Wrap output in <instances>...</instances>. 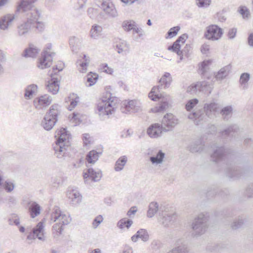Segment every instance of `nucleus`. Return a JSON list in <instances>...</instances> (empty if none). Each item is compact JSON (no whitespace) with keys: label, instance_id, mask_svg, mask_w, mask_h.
I'll use <instances>...</instances> for the list:
<instances>
[{"label":"nucleus","instance_id":"nucleus-1","mask_svg":"<svg viewBox=\"0 0 253 253\" xmlns=\"http://www.w3.org/2000/svg\"><path fill=\"white\" fill-rule=\"evenodd\" d=\"M37 0H20L18 3L15 12L23 13V16L26 18V21L17 27V33L19 36H26L41 16L40 12L33 6Z\"/></svg>","mask_w":253,"mask_h":253},{"label":"nucleus","instance_id":"nucleus-2","mask_svg":"<svg viewBox=\"0 0 253 253\" xmlns=\"http://www.w3.org/2000/svg\"><path fill=\"white\" fill-rule=\"evenodd\" d=\"M212 147L213 149V152L211 155L212 160L215 162H226V172L229 177L237 178L243 175L244 171L240 167L229 163L228 160L231 157L229 150L216 145H213Z\"/></svg>","mask_w":253,"mask_h":253},{"label":"nucleus","instance_id":"nucleus-3","mask_svg":"<svg viewBox=\"0 0 253 253\" xmlns=\"http://www.w3.org/2000/svg\"><path fill=\"white\" fill-rule=\"evenodd\" d=\"M204 110L196 109L188 115V118L194 121L196 125L202 124L206 121V116L210 118L215 116L219 110V105L215 102L207 103L204 104Z\"/></svg>","mask_w":253,"mask_h":253},{"label":"nucleus","instance_id":"nucleus-4","mask_svg":"<svg viewBox=\"0 0 253 253\" xmlns=\"http://www.w3.org/2000/svg\"><path fill=\"white\" fill-rule=\"evenodd\" d=\"M116 98L111 97L103 99L97 105L96 113L100 120L103 121L110 118V116L115 112L116 108Z\"/></svg>","mask_w":253,"mask_h":253},{"label":"nucleus","instance_id":"nucleus-5","mask_svg":"<svg viewBox=\"0 0 253 253\" xmlns=\"http://www.w3.org/2000/svg\"><path fill=\"white\" fill-rule=\"evenodd\" d=\"M58 137L53 145L55 154L58 158H62L66 153L70 145V135L64 128H61L56 132L55 137Z\"/></svg>","mask_w":253,"mask_h":253},{"label":"nucleus","instance_id":"nucleus-6","mask_svg":"<svg viewBox=\"0 0 253 253\" xmlns=\"http://www.w3.org/2000/svg\"><path fill=\"white\" fill-rule=\"evenodd\" d=\"M50 220L52 222L56 223L52 226V230L56 232L58 235H60L63 230V226L67 225L70 222L69 217L62 213L58 207L53 209L50 215Z\"/></svg>","mask_w":253,"mask_h":253},{"label":"nucleus","instance_id":"nucleus-7","mask_svg":"<svg viewBox=\"0 0 253 253\" xmlns=\"http://www.w3.org/2000/svg\"><path fill=\"white\" fill-rule=\"evenodd\" d=\"M60 111L57 104L52 105L45 114L41 125L46 130H51L58 120V116Z\"/></svg>","mask_w":253,"mask_h":253},{"label":"nucleus","instance_id":"nucleus-8","mask_svg":"<svg viewBox=\"0 0 253 253\" xmlns=\"http://www.w3.org/2000/svg\"><path fill=\"white\" fill-rule=\"evenodd\" d=\"M172 80V77L170 73L165 72L159 81L160 85L155 86L152 88L151 91L149 93V97L152 100H155L156 98L162 97L159 96L160 89L168 88L170 86Z\"/></svg>","mask_w":253,"mask_h":253},{"label":"nucleus","instance_id":"nucleus-9","mask_svg":"<svg viewBox=\"0 0 253 253\" xmlns=\"http://www.w3.org/2000/svg\"><path fill=\"white\" fill-rule=\"evenodd\" d=\"M209 215L207 213H201L196 217L193 222L192 226L195 235L204 234L208 227Z\"/></svg>","mask_w":253,"mask_h":253},{"label":"nucleus","instance_id":"nucleus-10","mask_svg":"<svg viewBox=\"0 0 253 253\" xmlns=\"http://www.w3.org/2000/svg\"><path fill=\"white\" fill-rule=\"evenodd\" d=\"M52 48L51 43H47L45 48L42 53L41 58L39 59L38 67L43 69L51 66L53 61V57L55 55V52H50Z\"/></svg>","mask_w":253,"mask_h":253},{"label":"nucleus","instance_id":"nucleus-11","mask_svg":"<svg viewBox=\"0 0 253 253\" xmlns=\"http://www.w3.org/2000/svg\"><path fill=\"white\" fill-rule=\"evenodd\" d=\"M96 4L105 13L107 17L114 18L118 17L117 10L111 0H97Z\"/></svg>","mask_w":253,"mask_h":253},{"label":"nucleus","instance_id":"nucleus-12","mask_svg":"<svg viewBox=\"0 0 253 253\" xmlns=\"http://www.w3.org/2000/svg\"><path fill=\"white\" fill-rule=\"evenodd\" d=\"M141 110V103L138 100H125L122 103L121 111L123 113L131 114L139 112Z\"/></svg>","mask_w":253,"mask_h":253},{"label":"nucleus","instance_id":"nucleus-13","mask_svg":"<svg viewBox=\"0 0 253 253\" xmlns=\"http://www.w3.org/2000/svg\"><path fill=\"white\" fill-rule=\"evenodd\" d=\"M160 212L162 216L161 223L164 227H168L175 221L176 215L173 211H169L165 206H161Z\"/></svg>","mask_w":253,"mask_h":253},{"label":"nucleus","instance_id":"nucleus-14","mask_svg":"<svg viewBox=\"0 0 253 253\" xmlns=\"http://www.w3.org/2000/svg\"><path fill=\"white\" fill-rule=\"evenodd\" d=\"M223 34L222 29L216 25L207 27L205 37L208 40L215 41L220 39Z\"/></svg>","mask_w":253,"mask_h":253},{"label":"nucleus","instance_id":"nucleus-15","mask_svg":"<svg viewBox=\"0 0 253 253\" xmlns=\"http://www.w3.org/2000/svg\"><path fill=\"white\" fill-rule=\"evenodd\" d=\"M159 96L162 97L156 98L155 101L161 99V102L158 106L151 109V111L154 113H160L166 110L169 107V102L171 100L169 95L164 93H160Z\"/></svg>","mask_w":253,"mask_h":253},{"label":"nucleus","instance_id":"nucleus-16","mask_svg":"<svg viewBox=\"0 0 253 253\" xmlns=\"http://www.w3.org/2000/svg\"><path fill=\"white\" fill-rule=\"evenodd\" d=\"M178 124V119L171 113L167 114L163 118L162 126L166 128V132L171 130Z\"/></svg>","mask_w":253,"mask_h":253},{"label":"nucleus","instance_id":"nucleus-17","mask_svg":"<svg viewBox=\"0 0 253 253\" xmlns=\"http://www.w3.org/2000/svg\"><path fill=\"white\" fill-rule=\"evenodd\" d=\"M166 128L163 127L161 124L158 123L151 125L147 130V134L151 138H158L160 137L163 132H166Z\"/></svg>","mask_w":253,"mask_h":253},{"label":"nucleus","instance_id":"nucleus-18","mask_svg":"<svg viewBox=\"0 0 253 253\" xmlns=\"http://www.w3.org/2000/svg\"><path fill=\"white\" fill-rule=\"evenodd\" d=\"M36 238H38L40 240H44L43 225L42 222H40L37 224L36 227L34 228L32 232L27 236V239L29 240L35 239Z\"/></svg>","mask_w":253,"mask_h":253},{"label":"nucleus","instance_id":"nucleus-19","mask_svg":"<svg viewBox=\"0 0 253 253\" xmlns=\"http://www.w3.org/2000/svg\"><path fill=\"white\" fill-rule=\"evenodd\" d=\"M52 98L47 95H44L36 98L34 100V105L38 109H42L43 108L50 105Z\"/></svg>","mask_w":253,"mask_h":253},{"label":"nucleus","instance_id":"nucleus-20","mask_svg":"<svg viewBox=\"0 0 253 253\" xmlns=\"http://www.w3.org/2000/svg\"><path fill=\"white\" fill-rule=\"evenodd\" d=\"M51 79L48 81L46 84V89L48 92L53 94H56L59 89V84L58 79L54 77L52 74H50Z\"/></svg>","mask_w":253,"mask_h":253},{"label":"nucleus","instance_id":"nucleus-21","mask_svg":"<svg viewBox=\"0 0 253 253\" xmlns=\"http://www.w3.org/2000/svg\"><path fill=\"white\" fill-rule=\"evenodd\" d=\"M102 177V173L101 171H95L93 169L89 168L87 171L84 173V181H87V178H89L94 182H97L100 180Z\"/></svg>","mask_w":253,"mask_h":253},{"label":"nucleus","instance_id":"nucleus-22","mask_svg":"<svg viewBox=\"0 0 253 253\" xmlns=\"http://www.w3.org/2000/svg\"><path fill=\"white\" fill-rule=\"evenodd\" d=\"M184 240L179 238L175 241V247L167 253H188L187 248L184 245Z\"/></svg>","mask_w":253,"mask_h":253},{"label":"nucleus","instance_id":"nucleus-23","mask_svg":"<svg viewBox=\"0 0 253 253\" xmlns=\"http://www.w3.org/2000/svg\"><path fill=\"white\" fill-rule=\"evenodd\" d=\"M67 196L70 200V203L74 206L79 204L82 201V196L79 192L76 190H72L68 191L67 192Z\"/></svg>","mask_w":253,"mask_h":253},{"label":"nucleus","instance_id":"nucleus-24","mask_svg":"<svg viewBox=\"0 0 253 253\" xmlns=\"http://www.w3.org/2000/svg\"><path fill=\"white\" fill-rule=\"evenodd\" d=\"M40 51L36 46L33 44H30L29 47L26 48L22 54L23 56L25 57L35 58Z\"/></svg>","mask_w":253,"mask_h":253},{"label":"nucleus","instance_id":"nucleus-25","mask_svg":"<svg viewBox=\"0 0 253 253\" xmlns=\"http://www.w3.org/2000/svg\"><path fill=\"white\" fill-rule=\"evenodd\" d=\"M15 18L13 14H7L0 19V29L5 30L8 29Z\"/></svg>","mask_w":253,"mask_h":253},{"label":"nucleus","instance_id":"nucleus-26","mask_svg":"<svg viewBox=\"0 0 253 253\" xmlns=\"http://www.w3.org/2000/svg\"><path fill=\"white\" fill-rule=\"evenodd\" d=\"M191 46L190 45L186 44L183 49L180 50V48L174 49V50H171L170 51L175 52L177 53V55L179 56L180 61H178L179 62L180 61H182L184 58V57L188 58L191 54Z\"/></svg>","mask_w":253,"mask_h":253},{"label":"nucleus","instance_id":"nucleus-27","mask_svg":"<svg viewBox=\"0 0 253 253\" xmlns=\"http://www.w3.org/2000/svg\"><path fill=\"white\" fill-rule=\"evenodd\" d=\"M29 211L32 218H35L41 213V207L39 204L35 202H30L28 203Z\"/></svg>","mask_w":253,"mask_h":253},{"label":"nucleus","instance_id":"nucleus-28","mask_svg":"<svg viewBox=\"0 0 253 253\" xmlns=\"http://www.w3.org/2000/svg\"><path fill=\"white\" fill-rule=\"evenodd\" d=\"M199 91L203 92L205 94H210L212 89V84L206 81L198 82Z\"/></svg>","mask_w":253,"mask_h":253},{"label":"nucleus","instance_id":"nucleus-29","mask_svg":"<svg viewBox=\"0 0 253 253\" xmlns=\"http://www.w3.org/2000/svg\"><path fill=\"white\" fill-rule=\"evenodd\" d=\"M188 38V36L186 34H183L180 36L175 42H173L172 45H170L168 47V50H174V48H176L177 49L178 48H180L182 45H183L186 39Z\"/></svg>","mask_w":253,"mask_h":253},{"label":"nucleus","instance_id":"nucleus-30","mask_svg":"<svg viewBox=\"0 0 253 253\" xmlns=\"http://www.w3.org/2000/svg\"><path fill=\"white\" fill-rule=\"evenodd\" d=\"M239 130L238 126L234 125L230 126L227 129L224 130L221 132V135L222 136H229L231 137H235Z\"/></svg>","mask_w":253,"mask_h":253},{"label":"nucleus","instance_id":"nucleus-31","mask_svg":"<svg viewBox=\"0 0 253 253\" xmlns=\"http://www.w3.org/2000/svg\"><path fill=\"white\" fill-rule=\"evenodd\" d=\"M204 144L201 139H198L192 143L188 147L192 153L201 152L204 148Z\"/></svg>","mask_w":253,"mask_h":253},{"label":"nucleus","instance_id":"nucleus-32","mask_svg":"<svg viewBox=\"0 0 253 253\" xmlns=\"http://www.w3.org/2000/svg\"><path fill=\"white\" fill-rule=\"evenodd\" d=\"M102 28L98 25H93L90 30V36L93 39H98L101 35Z\"/></svg>","mask_w":253,"mask_h":253},{"label":"nucleus","instance_id":"nucleus-33","mask_svg":"<svg viewBox=\"0 0 253 253\" xmlns=\"http://www.w3.org/2000/svg\"><path fill=\"white\" fill-rule=\"evenodd\" d=\"M160 207H159V204L157 202H151L149 204L147 211V216L150 218L153 217L158 211H160Z\"/></svg>","mask_w":253,"mask_h":253},{"label":"nucleus","instance_id":"nucleus-34","mask_svg":"<svg viewBox=\"0 0 253 253\" xmlns=\"http://www.w3.org/2000/svg\"><path fill=\"white\" fill-rule=\"evenodd\" d=\"M231 69L230 65L226 66L222 68L215 75V78L217 80H222L225 78L228 74Z\"/></svg>","mask_w":253,"mask_h":253},{"label":"nucleus","instance_id":"nucleus-35","mask_svg":"<svg viewBox=\"0 0 253 253\" xmlns=\"http://www.w3.org/2000/svg\"><path fill=\"white\" fill-rule=\"evenodd\" d=\"M101 153L97 152L95 150L90 151L86 155V160L88 163L94 164L97 161Z\"/></svg>","mask_w":253,"mask_h":253},{"label":"nucleus","instance_id":"nucleus-36","mask_svg":"<svg viewBox=\"0 0 253 253\" xmlns=\"http://www.w3.org/2000/svg\"><path fill=\"white\" fill-rule=\"evenodd\" d=\"M165 156V154L162 150H159L156 156L150 157V161L153 164H161L163 161Z\"/></svg>","mask_w":253,"mask_h":253},{"label":"nucleus","instance_id":"nucleus-37","mask_svg":"<svg viewBox=\"0 0 253 253\" xmlns=\"http://www.w3.org/2000/svg\"><path fill=\"white\" fill-rule=\"evenodd\" d=\"M68 99L70 101V105L68 107V109L71 111L77 105L80 100V98L77 94L73 93L70 94L68 97Z\"/></svg>","mask_w":253,"mask_h":253},{"label":"nucleus","instance_id":"nucleus-38","mask_svg":"<svg viewBox=\"0 0 253 253\" xmlns=\"http://www.w3.org/2000/svg\"><path fill=\"white\" fill-rule=\"evenodd\" d=\"M127 162V157L126 156L121 157L116 162L115 170L117 171L122 170Z\"/></svg>","mask_w":253,"mask_h":253},{"label":"nucleus","instance_id":"nucleus-39","mask_svg":"<svg viewBox=\"0 0 253 253\" xmlns=\"http://www.w3.org/2000/svg\"><path fill=\"white\" fill-rule=\"evenodd\" d=\"M250 79V75L248 73H242L240 78V84L244 89L248 88V82Z\"/></svg>","mask_w":253,"mask_h":253},{"label":"nucleus","instance_id":"nucleus-40","mask_svg":"<svg viewBox=\"0 0 253 253\" xmlns=\"http://www.w3.org/2000/svg\"><path fill=\"white\" fill-rule=\"evenodd\" d=\"M37 86L34 84L28 86L25 89V97L30 98L33 94L37 91Z\"/></svg>","mask_w":253,"mask_h":253},{"label":"nucleus","instance_id":"nucleus-41","mask_svg":"<svg viewBox=\"0 0 253 253\" xmlns=\"http://www.w3.org/2000/svg\"><path fill=\"white\" fill-rule=\"evenodd\" d=\"M132 223L133 221L132 220L125 218L119 220L117 225L121 229L123 228L124 227H126L128 229L131 226Z\"/></svg>","mask_w":253,"mask_h":253},{"label":"nucleus","instance_id":"nucleus-42","mask_svg":"<svg viewBox=\"0 0 253 253\" xmlns=\"http://www.w3.org/2000/svg\"><path fill=\"white\" fill-rule=\"evenodd\" d=\"M135 23L133 21H125L123 22L122 27L124 30L126 31L129 32L131 30H133L134 27L135 26Z\"/></svg>","mask_w":253,"mask_h":253},{"label":"nucleus","instance_id":"nucleus-43","mask_svg":"<svg viewBox=\"0 0 253 253\" xmlns=\"http://www.w3.org/2000/svg\"><path fill=\"white\" fill-rule=\"evenodd\" d=\"M138 238L141 239L143 242H147L149 240V235L146 230L140 229L136 232Z\"/></svg>","mask_w":253,"mask_h":253},{"label":"nucleus","instance_id":"nucleus-44","mask_svg":"<svg viewBox=\"0 0 253 253\" xmlns=\"http://www.w3.org/2000/svg\"><path fill=\"white\" fill-rule=\"evenodd\" d=\"M232 110V107L231 106H226L221 109L220 114L224 118V119H225L231 116Z\"/></svg>","mask_w":253,"mask_h":253},{"label":"nucleus","instance_id":"nucleus-45","mask_svg":"<svg viewBox=\"0 0 253 253\" xmlns=\"http://www.w3.org/2000/svg\"><path fill=\"white\" fill-rule=\"evenodd\" d=\"M98 75L95 73L90 72L87 75V82L89 83L88 86H91L94 84L97 80Z\"/></svg>","mask_w":253,"mask_h":253},{"label":"nucleus","instance_id":"nucleus-46","mask_svg":"<svg viewBox=\"0 0 253 253\" xmlns=\"http://www.w3.org/2000/svg\"><path fill=\"white\" fill-rule=\"evenodd\" d=\"M211 63L210 61H204L199 67V70L200 73L203 75L205 76L206 73L208 69V66Z\"/></svg>","mask_w":253,"mask_h":253},{"label":"nucleus","instance_id":"nucleus-47","mask_svg":"<svg viewBox=\"0 0 253 253\" xmlns=\"http://www.w3.org/2000/svg\"><path fill=\"white\" fill-rule=\"evenodd\" d=\"M86 55H84V61L82 62L81 60H78L77 61V66H80L82 69H80V72L83 73L85 72L86 71V67L88 64V62H87V59H86Z\"/></svg>","mask_w":253,"mask_h":253},{"label":"nucleus","instance_id":"nucleus-48","mask_svg":"<svg viewBox=\"0 0 253 253\" xmlns=\"http://www.w3.org/2000/svg\"><path fill=\"white\" fill-rule=\"evenodd\" d=\"M65 180L64 178L61 176L58 175L52 179V185L54 187H58L62 185Z\"/></svg>","mask_w":253,"mask_h":253},{"label":"nucleus","instance_id":"nucleus-49","mask_svg":"<svg viewBox=\"0 0 253 253\" xmlns=\"http://www.w3.org/2000/svg\"><path fill=\"white\" fill-rule=\"evenodd\" d=\"M117 48L118 49L117 52L119 53H122L124 52L126 53L128 52V46L126 42L117 44Z\"/></svg>","mask_w":253,"mask_h":253},{"label":"nucleus","instance_id":"nucleus-50","mask_svg":"<svg viewBox=\"0 0 253 253\" xmlns=\"http://www.w3.org/2000/svg\"><path fill=\"white\" fill-rule=\"evenodd\" d=\"M198 100L196 98L189 100L185 105L186 110L190 111L198 103Z\"/></svg>","mask_w":253,"mask_h":253},{"label":"nucleus","instance_id":"nucleus-51","mask_svg":"<svg viewBox=\"0 0 253 253\" xmlns=\"http://www.w3.org/2000/svg\"><path fill=\"white\" fill-rule=\"evenodd\" d=\"M238 11L243 18H248L250 15V11L246 6H240Z\"/></svg>","mask_w":253,"mask_h":253},{"label":"nucleus","instance_id":"nucleus-52","mask_svg":"<svg viewBox=\"0 0 253 253\" xmlns=\"http://www.w3.org/2000/svg\"><path fill=\"white\" fill-rule=\"evenodd\" d=\"M179 30L180 27L179 26H175L170 28L167 33L168 37H167V38H171L174 37L177 35Z\"/></svg>","mask_w":253,"mask_h":253},{"label":"nucleus","instance_id":"nucleus-53","mask_svg":"<svg viewBox=\"0 0 253 253\" xmlns=\"http://www.w3.org/2000/svg\"><path fill=\"white\" fill-rule=\"evenodd\" d=\"M38 20L35 23L33 27H35L38 32L42 33L44 31L45 27V23L43 22H38Z\"/></svg>","mask_w":253,"mask_h":253},{"label":"nucleus","instance_id":"nucleus-54","mask_svg":"<svg viewBox=\"0 0 253 253\" xmlns=\"http://www.w3.org/2000/svg\"><path fill=\"white\" fill-rule=\"evenodd\" d=\"M199 7H208L211 3V0H196Z\"/></svg>","mask_w":253,"mask_h":253},{"label":"nucleus","instance_id":"nucleus-55","mask_svg":"<svg viewBox=\"0 0 253 253\" xmlns=\"http://www.w3.org/2000/svg\"><path fill=\"white\" fill-rule=\"evenodd\" d=\"M8 224L9 225H19L20 224V220L19 217L17 216V215L14 214L12 217H10L8 219Z\"/></svg>","mask_w":253,"mask_h":253},{"label":"nucleus","instance_id":"nucleus-56","mask_svg":"<svg viewBox=\"0 0 253 253\" xmlns=\"http://www.w3.org/2000/svg\"><path fill=\"white\" fill-rule=\"evenodd\" d=\"M14 187V184L10 182L5 181L2 185V188L4 189L7 192H11L13 190Z\"/></svg>","mask_w":253,"mask_h":253},{"label":"nucleus","instance_id":"nucleus-57","mask_svg":"<svg viewBox=\"0 0 253 253\" xmlns=\"http://www.w3.org/2000/svg\"><path fill=\"white\" fill-rule=\"evenodd\" d=\"M198 91H199L198 82L195 84L191 85L187 89V92L190 94L196 93Z\"/></svg>","mask_w":253,"mask_h":253},{"label":"nucleus","instance_id":"nucleus-58","mask_svg":"<svg viewBox=\"0 0 253 253\" xmlns=\"http://www.w3.org/2000/svg\"><path fill=\"white\" fill-rule=\"evenodd\" d=\"M244 220L242 218H238L233 222L232 224V228L233 229H236L241 227L244 224Z\"/></svg>","mask_w":253,"mask_h":253},{"label":"nucleus","instance_id":"nucleus-59","mask_svg":"<svg viewBox=\"0 0 253 253\" xmlns=\"http://www.w3.org/2000/svg\"><path fill=\"white\" fill-rule=\"evenodd\" d=\"M6 60L5 55L3 52L0 50V75L3 73V68L2 64L5 62Z\"/></svg>","mask_w":253,"mask_h":253},{"label":"nucleus","instance_id":"nucleus-60","mask_svg":"<svg viewBox=\"0 0 253 253\" xmlns=\"http://www.w3.org/2000/svg\"><path fill=\"white\" fill-rule=\"evenodd\" d=\"M103 217L101 215H98L93 221L92 226L94 228L97 227L102 222Z\"/></svg>","mask_w":253,"mask_h":253},{"label":"nucleus","instance_id":"nucleus-61","mask_svg":"<svg viewBox=\"0 0 253 253\" xmlns=\"http://www.w3.org/2000/svg\"><path fill=\"white\" fill-rule=\"evenodd\" d=\"M101 70H102L103 72L109 74H111L113 72V69L108 67L107 64H102L101 66Z\"/></svg>","mask_w":253,"mask_h":253},{"label":"nucleus","instance_id":"nucleus-62","mask_svg":"<svg viewBox=\"0 0 253 253\" xmlns=\"http://www.w3.org/2000/svg\"><path fill=\"white\" fill-rule=\"evenodd\" d=\"M246 195L248 197H253V183L249 185L246 189Z\"/></svg>","mask_w":253,"mask_h":253},{"label":"nucleus","instance_id":"nucleus-63","mask_svg":"<svg viewBox=\"0 0 253 253\" xmlns=\"http://www.w3.org/2000/svg\"><path fill=\"white\" fill-rule=\"evenodd\" d=\"M60 65H61V67H58L57 65H56L55 66L53 67L52 68V72L51 74H52L53 76L55 77L56 75V73L59 71H61L63 70L64 65L62 62L60 63Z\"/></svg>","mask_w":253,"mask_h":253},{"label":"nucleus","instance_id":"nucleus-64","mask_svg":"<svg viewBox=\"0 0 253 253\" xmlns=\"http://www.w3.org/2000/svg\"><path fill=\"white\" fill-rule=\"evenodd\" d=\"M218 190L216 188L213 187L211 189L209 190L207 192V196L210 198L213 197L214 195H216L217 193Z\"/></svg>","mask_w":253,"mask_h":253}]
</instances>
